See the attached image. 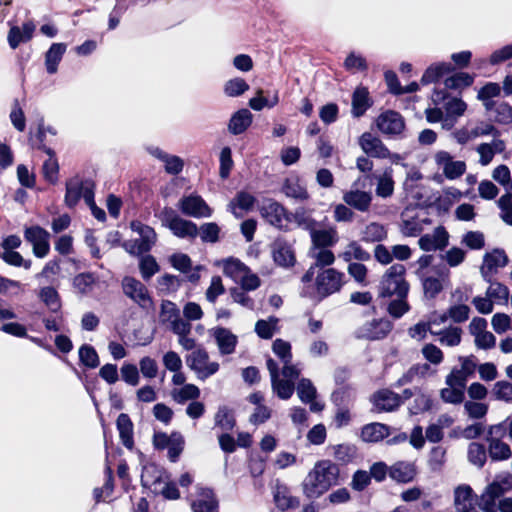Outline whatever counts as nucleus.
<instances>
[{
  "label": "nucleus",
  "mask_w": 512,
  "mask_h": 512,
  "mask_svg": "<svg viewBox=\"0 0 512 512\" xmlns=\"http://www.w3.org/2000/svg\"><path fill=\"white\" fill-rule=\"evenodd\" d=\"M249 89V85L242 78H233L226 82L224 92L229 97H237L242 95Z\"/></svg>",
  "instance_id": "nucleus-63"
},
{
  "label": "nucleus",
  "mask_w": 512,
  "mask_h": 512,
  "mask_svg": "<svg viewBox=\"0 0 512 512\" xmlns=\"http://www.w3.org/2000/svg\"><path fill=\"white\" fill-rule=\"evenodd\" d=\"M262 217L271 225L281 228L287 220L286 209L278 202L268 200L260 209Z\"/></svg>",
  "instance_id": "nucleus-23"
},
{
  "label": "nucleus",
  "mask_w": 512,
  "mask_h": 512,
  "mask_svg": "<svg viewBox=\"0 0 512 512\" xmlns=\"http://www.w3.org/2000/svg\"><path fill=\"white\" fill-rule=\"evenodd\" d=\"M215 425L221 430L230 431L235 426V419L232 411L226 406H220L214 417Z\"/></svg>",
  "instance_id": "nucleus-49"
},
{
  "label": "nucleus",
  "mask_w": 512,
  "mask_h": 512,
  "mask_svg": "<svg viewBox=\"0 0 512 512\" xmlns=\"http://www.w3.org/2000/svg\"><path fill=\"white\" fill-rule=\"evenodd\" d=\"M508 263V257L503 250L496 249L484 256L483 264L480 267L481 276L485 281H490L498 268L504 267Z\"/></svg>",
  "instance_id": "nucleus-19"
},
{
  "label": "nucleus",
  "mask_w": 512,
  "mask_h": 512,
  "mask_svg": "<svg viewBox=\"0 0 512 512\" xmlns=\"http://www.w3.org/2000/svg\"><path fill=\"white\" fill-rule=\"evenodd\" d=\"M35 30V25L32 22L23 24L22 29L18 26H13L8 32V43L12 49H16L22 42L29 41Z\"/></svg>",
  "instance_id": "nucleus-33"
},
{
  "label": "nucleus",
  "mask_w": 512,
  "mask_h": 512,
  "mask_svg": "<svg viewBox=\"0 0 512 512\" xmlns=\"http://www.w3.org/2000/svg\"><path fill=\"white\" fill-rule=\"evenodd\" d=\"M339 469L329 460H322L314 465L302 483L303 493L308 498H317L337 482Z\"/></svg>",
  "instance_id": "nucleus-1"
},
{
  "label": "nucleus",
  "mask_w": 512,
  "mask_h": 512,
  "mask_svg": "<svg viewBox=\"0 0 512 512\" xmlns=\"http://www.w3.org/2000/svg\"><path fill=\"white\" fill-rule=\"evenodd\" d=\"M278 102L279 98L277 93H275L274 96L269 100L263 97V90L258 89L256 91V96L249 100V106L255 111H260L264 107L272 108L277 105Z\"/></svg>",
  "instance_id": "nucleus-62"
},
{
  "label": "nucleus",
  "mask_w": 512,
  "mask_h": 512,
  "mask_svg": "<svg viewBox=\"0 0 512 512\" xmlns=\"http://www.w3.org/2000/svg\"><path fill=\"white\" fill-rule=\"evenodd\" d=\"M87 190L93 191V184L89 181H81L78 178L72 179L66 184L65 203L68 207H74L81 198L85 200Z\"/></svg>",
  "instance_id": "nucleus-21"
},
{
  "label": "nucleus",
  "mask_w": 512,
  "mask_h": 512,
  "mask_svg": "<svg viewBox=\"0 0 512 512\" xmlns=\"http://www.w3.org/2000/svg\"><path fill=\"white\" fill-rule=\"evenodd\" d=\"M255 197L246 192V191H240L236 194L234 199L230 203V207L234 214H236L235 209L239 208L241 210H250L255 204Z\"/></svg>",
  "instance_id": "nucleus-60"
},
{
  "label": "nucleus",
  "mask_w": 512,
  "mask_h": 512,
  "mask_svg": "<svg viewBox=\"0 0 512 512\" xmlns=\"http://www.w3.org/2000/svg\"><path fill=\"white\" fill-rule=\"evenodd\" d=\"M220 227L214 222L202 224L198 228V235L203 242L216 243L219 240Z\"/></svg>",
  "instance_id": "nucleus-61"
},
{
  "label": "nucleus",
  "mask_w": 512,
  "mask_h": 512,
  "mask_svg": "<svg viewBox=\"0 0 512 512\" xmlns=\"http://www.w3.org/2000/svg\"><path fill=\"white\" fill-rule=\"evenodd\" d=\"M169 262L175 269L187 274V278L190 282H197L200 279L199 271L201 266L192 268V261L187 254L175 253L170 256Z\"/></svg>",
  "instance_id": "nucleus-26"
},
{
  "label": "nucleus",
  "mask_w": 512,
  "mask_h": 512,
  "mask_svg": "<svg viewBox=\"0 0 512 512\" xmlns=\"http://www.w3.org/2000/svg\"><path fill=\"white\" fill-rule=\"evenodd\" d=\"M339 258L344 260L347 263H352L351 261H369L371 259V255L368 251L362 248V246L357 241H350L344 248V250L339 254Z\"/></svg>",
  "instance_id": "nucleus-37"
},
{
  "label": "nucleus",
  "mask_w": 512,
  "mask_h": 512,
  "mask_svg": "<svg viewBox=\"0 0 512 512\" xmlns=\"http://www.w3.org/2000/svg\"><path fill=\"white\" fill-rule=\"evenodd\" d=\"M24 237L32 245L33 254L38 258H44L50 251V234L40 226H32L25 229Z\"/></svg>",
  "instance_id": "nucleus-12"
},
{
  "label": "nucleus",
  "mask_w": 512,
  "mask_h": 512,
  "mask_svg": "<svg viewBox=\"0 0 512 512\" xmlns=\"http://www.w3.org/2000/svg\"><path fill=\"white\" fill-rule=\"evenodd\" d=\"M295 389L300 400L303 403L310 404L311 411L319 412L323 409V405L315 401L317 390L310 379H300Z\"/></svg>",
  "instance_id": "nucleus-25"
},
{
  "label": "nucleus",
  "mask_w": 512,
  "mask_h": 512,
  "mask_svg": "<svg viewBox=\"0 0 512 512\" xmlns=\"http://www.w3.org/2000/svg\"><path fill=\"white\" fill-rule=\"evenodd\" d=\"M122 291L125 296L143 309H150L153 306V300L147 287L138 279L125 276L121 282Z\"/></svg>",
  "instance_id": "nucleus-8"
},
{
  "label": "nucleus",
  "mask_w": 512,
  "mask_h": 512,
  "mask_svg": "<svg viewBox=\"0 0 512 512\" xmlns=\"http://www.w3.org/2000/svg\"><path fill=\"white\" fill-rule=\"evenodd\" d=\"M469 126L474 139L483 136H492L493 139H497L500 136V131L487 121H477L475 124Z\"/></svg>",
  "instance_id": "nucleus-50"
},
{
  "label": "nucleus",
  "mask_w": 512,
  "mask_h": 512,
  "mask_svg": "<svg viewBox=\"0 0 512 512\" xmlns=\"http://www.w3.org/2000/svg\"><path fill=\"white\" fill-rule=\"evenodd\" d=\"M161 220L179 238L194 239L198 236L197 225L190 220L181 218L172 208L165 207L161 211Z\"/></svg>",
  "instance_id": "nucleus-6"
},
{
  "label": "nucleus",
  "mask_w": 512,
  "mask_h": 512,
  "mask_svg": "<svg viewBox=\"0 0 512 512\" xmlns=\"http://www.w3.org/2000/svg\"><path fill=\"white\" fill-rule=\"evenodd\" d=\"M373 404L379 412H391L397 409L401 404L399 394L391 390L383 389L373 395Z\"/></svg>",
  "instance_id": "nucleus-27"
},
{
  "label": "nucleus",
  "mask_w": 512,
  "mask_h": 512,
  "mask_svg": "<svg viewBox=\"0 0 512 512\" xmlns=\"http://www.w3.org/2000/svg\"><path fill=\"white\" fill-rule=\"evenodd\" d=\"M491 392L496 400L512 403V382L507 380L497 381Z\"/></svg>",
  "instance_id": "nucleus-56"
},
{
  "label": "nucleus",
  "mask_w": 512,
  "mask_h": 512,
  "mask_svg": "<svg viewBox=\"0 0 512 512\" xmlns=\"http://www.w3.org/2000/svg\"><path fill=\"white\" fill-rule=\"evenodd\" d=\"M131 229L139 235V238L126 241L123 244L125 250L131 255H142L149 252L157 239L154 229L139 221L131 222Z\"/></svg>",
  "instance_id": "nucleus-4"
},
{
  "label": "nucleus",
  "mask_w": 512,
  "mask_h": 512,
  "mask_svg": "<svg viewBox=\"0 0 512 512\" xmlns=\"http://www.w3.org/2000/svg\"><path fill=\"white\" fill-rule=\"evenodd\" d=\"M249 268L240 260L229 258L223 261V272L226 276L238 281Z\"/></svg>",
  "instance_id": "nucleus-46"
},
{
  "label": "nucleus",
  "mask_w": 512,
  "mask_h": 512,
  "mask_svg": "<svg viewBox=\"0 0 512 512\" xmlns=\"http://www.w3.org/2000/svg\"><path fill=\"white\" fill-rule=\"evenodd\" d=\"M456 512H478L477 496L468 485H460L454 490Z\"/></svg>",
  "instance_id": "nucleus-18"
},
{
  "label": "nucleus",
  "mask_w": 512,
  "mask_h": 512,
  "mask_svg": "<svg viewBox=\"0 0 512 512\" xmlns=\"http://www.w3.org/2000/svg\"><path fill=\"white\" fill-rule=\"evenodd\" d=\"M389 435L390 427L379 422L366 424L361 429V439L368 443L379 442Z\"/></svg>",
  "instance_id": "nucleus-32"
},
{
  "label": "nucleus",
  "mask_w": 512,
  "mask_h": 512,
  "mask_svg": "<svg viewBox=\"0 0 512 512\" xmlns=\"http://www.w3.org/2000/svg\"><path fill=\"white\" fill-rule=\"evenodd\" d=\"M377 128L385 135H399L405 129L402 115L393 110L381 113L376 119Z\"/></svg>",
  "instance_id": "nucleus-16"
},
{
  "label": "nucleus",
  "mask_w": 512,
  "mask_h": 512,
  "mask_svg": "<svg viewBox=\"0 0 512 512\" xmlns=\"http://www.w3.org/2000/svg\"><path fill=\"white\" fill-rule=\"evenodd\" d=\"M433 160L438 170L448 180H455L465 174L467 166L464 161L454 160V157L445 150H438L433 154Z\"/></svg>",
  "instance_id": "nucleus-9"
},
{
  "label": "nucleus",
  "mask_w": 512,
  "mask_h": 512,
  "mask_svg": "<svg viewBox=\"0 0 512 512\" xmlns=\"http://www.w3.org/2000/svg\"><path fill=\"white\" fill-rule=\"evenodd\" d=\"M266 366L271 378L272 390L283 400L291 398L295 390V380L298 379L301 368L298 364H293L292 360L282 363L281 375L279 373V365L272 358H268Z\"/></svg>",
  "instance_id": "nucleus-2"
},
{
  "label": "nucleus",
  "mask_w": 512,
  "mask_h": 512,
  "mask_svg": "<svg viewBox=\"0 0 512 512\" xmlns=\"http://www.w3.org/2000/svg\"><path fill=\"white\" fill-rule=\"evenodd\" d=\"M491 116L497 123L509 124L512 122V107L505 102H499Z\"/></svg>",
  "instance_id": "nucleus-64"
},
{
  "label": "nucleus",
  "mask_w": 512,
  "mask_h": 512,
  "mask_svg": "<svg viewBox=\"0 0 512 512\" xmlns=\"http://www.w3.org/2000/svg\"><path fill=\"white\" fill-rule=\"evenodd\" d=\"M392 329V323L388 319H374L364 323L355 331L358 339L379 340L386 337Z\"/></svg>",
  "instance_id": "nucleus-13"
},
{
  "label": "nucleus",
  "mask_w": 512,
  "mask_h": 512,
  "mask_svg": "<svg viewBox=\"0 0 512 512\" xmlns=\"http://www.w3.org/2000/svg\"><path fill=\"white\" fill-rule=\"evenodd\" d=\"M271 254L278 266L289 268L296 263L293 245L283 237H278L272 242Z\"/></svg>",
  "instance_id": "nucleus-15"
},
{
  "label": "nucleus",
  "mask_w": 512,
  "mask_h": 512,
  "mask_svg": "<svg viewBox=\"0 0 512 512\" xmlns=\"http://www.w3.org/2000/svg\"><path fill=\"white\" fill-rule=\"evenodd\" d=\"M344 273L334 268H327L316 276V291L321 297H327L340 291L344 284Z\"/></svg>",
  "instance_id": "nucleus-10"
},
{
  "label": "nucleus",
  "mask_w": 512,
  "mask_h": 512,
  "mask_svg": "<svg viewBox=\"0 0 512 512\" xmlns=\"http://www.w3.org/2000/svg\"><path fill=\"white\" fill-rule=\"evenodd\" d=\"M406 269L402 264L390 266L380 281L379 296L386 297H407L409 284L405 280Z\"/></svg>",
  "instance_id": "nucleus-3"
},
{
  "label": "nucleus",
  "mask_w": 512,
  "mask_h": 512,
  "mask_svg": "<svg viewBox=\"0 0 512 512\" xmlns=\"http://www.w3.org/2000/svg\"><path fill=\"white\" fill-rule=\"evenodd\" d=\"M417 475V468L413 462L398 461L389 467V476L397 483L412 482Z\"/></svg>",
  "instance_id": "nucleus-24"
},
{
  "label": "nucleus",
  "mask_w": 512,
  "mask_h": 512,
  "mask_svg": "<svg viewBox=\"0 0 512 512\" xmlns=\"http://www.w3.org/2000/svg\"><path fill=\"white\" fill-rule=\"evenodd\" d=\"M343 201L346 205L360 212L369 211L372 203L371 192L362 191L358 188H352L343 194Z\"/></svg>",
  "instance_id": "nucleus-22"
},
{
  "label": "nucleus",
  "mask_w": 512,
  "mask_h": 512,
  "mask_svg": "<svg viewBox=\"0 0 512 512\" xmlns=\"http://www.w3.org/2000/svg\"><path fill=\"white\" fill-rule=\"evenodd\" d=\"M358 143L363 152L370 157L379 159L398 158V155L391 154L379 137L370 132L363 133L360 136Z\"/></svg>",
  "instance_id": "nucleus-14"
},
{
  "label": "nucleus",
  "mask_w": 512,
  "mask_h": 512,
  "mask_svg": "<svg viewBox=\"0 0 512 512\" xmlns=\"http://www.w3.org/2000/svg\"><path fill=\"white\" fill-rule=\"evenodd\" d=\"M462 329L457 326H450L444 330L432 332L433 336L438 337V341L441 345L447 347H455L461 343Z\"/></svg>",
  "instance_id": "nucleus-38"
},
{
  "label": "nucleus",
  "mask_w": 512,
  "mask_h": 512,
  "mask_svg": "<svg viewBox=\"0 0 512 512\" xmlns=\"http://www.w3.org/2000/svg\"><path fill=\"white\" fill-rule=\"evenodd\" d=\"M371 106L369 92L366 88H357L352 96V113L355 117L362 116Z\"/></svg>",
  "instance_id": "nucleus-40"
},
{
  "label": "nucleus",
  "mask_w": 512,
  "mask_h": 512,
  "mask_svg": "<svg viewBox=\"0 0 512 512\" xmlns=\"http://www.w3.org/2000/svg\"><path fill=\"white\" fill-rule=\"evenodd\" d=\"M278 319L269 317L268 320H258L255 325L257 335L262 339H271L277 330Z\"/></svg>",
  "instance_id": "nucleus-53"
},
{
  "label": "nucleus",
  "mask_w": 512,
  "mask_h": 512,
  "mask_svg": "<svg viewBox=\"0 0 512 512\" xmlns=\"http://www.w3.org/2000/svg\"><path fill=\"white\" fill-rule=\"evenodd\" d=\"M95 283L96 279L92 273H81L73 279L74 288L82 295L90 293Z\"/></svg>",
  "instance_id": "nucleus-55"
},
{
  "label": "nucleus",
  "mask_w": 512,
  "mask_h": 512,
  "mask_svg": "<svg viewBox=\"0 0 512 512\" xmlns=\"http://www.w3.org/2000/svg\"><path fill=\"white\" fill-rule=\"evenodd\" d=\"M180 316V310L177 305L169 300H163L161 303L159 319L162 324L168 326Z\"/></svg>",
  "instance_id": "nucleus-52"
},
{
  "label": "nucleus",
  "mask_w": 512,
  "mask_h": 512,
  "mask_svg": "<svg viewBox=\"0 0 512 512\" xmlns=\"http://www.w3.org/2000/svg\"><path fill=\"white\" fill-rule=\"evenodd\" d=\"M179 211L193 218H209L213 209L197 194L184 195L177 203Z\"/></svg>",
  "instance_id": "nucleus-11"
},
{
  "label": "nucleus",
  "mask_w": 512,
  "mask_h": 512,
  "mask_svg": "<svg viewBox=\"0 0 512 512\" xmlns=\"http://www.w3.org/2000/svg\"><path fill=\"white\" fill-rule=\"evenodd\" d=\"M387 237L385 227L379 223H369L362 232V240L367 243L379 242Z\"/></svg>",
  "instance_id": "nucleus-45"
},
{
  "label": "nucleus",
  "mask_w": 512,
  "mask_h": 512,
  "mask_svg": "<svg viewBox=\"0 0 512 512\" xmlns=\"http://www.w3.org/2000/svg\"><path fill=\"white\" fill-rule=\"evenodd\" d=\"M79 359L87 368L93 369L99 365V356L93 346L84 344L79 348Z\"/></svg>",
  "instance_id": "nucleus-58"
},
{
  "label": "nucleus",
  "mask_w": 512,
  "mask_h": 512,
  "mask_svg": "<svg viewBox=\"0 0 512 512\" xmlns=\"http://www.w3.org/2000/svg\"><path fill=\"white\" fill-rule=\"evenodd\" d=\"M468 460L478 468H482L487 460L485 446L478 442H472L468 446Z\"/></svg>",
  "instance_id": "nucleus-48"
},
{
  "label": "nucleus",
  "mask_w": 512,
  "mask_h": 512,
  "mask_svg": "<svg viewBox=\"0 0 512 512\" xmlns=\"http://www.w3.org/2000/svg\"><path fill=\"white\" fill-rule=\"evenodd\" d=\"M449 234L443 226L436 227L432 233L421 236L418 245L423 251L442 250L448 245Z\"/></svg>",
  "instance_id": "nucleus-17"
},
{
  "label": "nucleus",
  "mask_w": 512,
  "mask_h": 512,
  "mask_svg": "<svg viewBox=\"0 0 512 512\" xmlns=\"http://www.w3.org/2000/svg\"><path fill=\"white\" fill-rule=\"evenodd\" d=\"M39 297L52 312L60 310V297L55 288L51 286L43 287L39 292Z\"/></svg>",
  "instance_id": "nucleus-51"
},
{
  "label": "nucleus",
  "mask_w": 512,
  "mask_h": 512,
  "mask_svg": "<svg viewBox=\"0 0 512 512\" xmlns=\"http://www.w3.org/2000/svg\"><path fill=\"white\" fill-rule=\"evenodd\" d=\"M505 150V143L503 140L497 138L493 139L490 143H481L476 147V152L479 154V163L482 166L489 165L496 153H501Z\"/></svg>",
  "instance_id": "nucleus-30"
},
{
  "label": "nucleus",
  "mask_w": 512,
  "mask_h": 512,
  "mask_svg": "<svg viewBox=\"0 0 512 512\" xmlns=\"http://www.w3.org/2000/svg\"><path fill=\"white\" fill-rule=\"evenodd\" d=\"M486 282L489 284L485 292L487 296H489L495 304H506L509 299L508 287L496 280H493V278H490V281Z\"/></svg>",
  "instance_id": "nucleus-42"
},
{
  "label": "nucleus",
  "mask_w": 512,
  "mask_h": 512,
  "mask_svg": "<svg viewBox=\"0 0 512 512\" xmlns=\"http://www.w3.org/2000/svg\"><path fill=\"white\" fill-rule=\"evenodd\" d=\"M512 490V474L506 473L498 476L490 483L481 495V509L483 512H496V500Z\"/></svg>",
  "instance_id": "nucleus-5"
},
{
  "label": "nucleus",
  "mask_w": 512,
  "mask_h": 512,
  "mask_svg": "<svg viewBox=\"0 0 512 512\" xmlns=\"http://www.w3.org/2000/svg\"><path fill=\"white\" fill-rule=\"evenodd\" d=\"M252 123V114L248 109L234 113L229 121L228 130L234 135L243 133Z\"/></svg>",
  "instance_id": "nucleus-36"
},
{
  "label": "nucleus",
  "mask_w": 512,
  "mask_h": 512,
  "mask_svg": "<svg viewBox=\"0 0 512 512\" xmlns=\"http://www.w3.org/2000/svg\"><path fill=\"white\" fill-rule=\"evenodd\" d=\"M394 192V180L392 177V169H386L384 173L378 177L376 195L381 198H388Z\"/></svg>",
  "instance_id": "nucleus-44"
},
{
  "label": "nucleus",
  "mask_w": 512,
  "mask_h": 512,
  "mask_svg": "<svg viewBox=\"0 0 512 512\" xmlns=\"http://www.w3.org/2000/svg\"><path fill=\"white\" fill-rule=\"evenodd\" d=\"M66 51V45L63 43H54L49 48L45 56V65L47 72L54 74L57 72V67Z\"/></svg>",
  "instance_id": "nucleus-41"
},
{
  "label": "nucleus",
  "mask_w": 512,
  "mask_h": 512,
  "mask_svg": "<svg viewBox=\"0 0 512 512\" xmlns=\"http://www.w3.org/2000/svg\"><path fill=\"white\" fill-rule=\"evenodd\" d=\"M214 338L221 355H230L234 353L238 338L229 329L224 327H215L209 330Z\"/></svg>",
  "instance_id": "nucleus-20"
},
{
  "label": "nucleus",
  "mask_w": 512,
  "mask_h": 512,
  "mask_svg": "<svg viewBox=\"0 0 512 512\" xmlns=\"http://www.w3.org/2000/svg\"><path fill=\"white\" fill-rule=\"evenodd\" d=\"M200 396V389L194 384H185L181 388H175L171 391L172 399L178 404H184L187 401H194Z\"/></svg>",
  "instance_id": "nucleus-43"
},
{
  "label": "nucleus",
  "mask_w": 512,
  "mask_h": 512,
  "mask_svg": "<svg viewBox=\"0 0 512 512\" xmlns=\"http://www.w3.org/2000/svg\"><path fill=\"white\" fill-rule=\"evenodd\" d=\"M488 455L492 461H506L511 458L510 446L499 438L487 437Z\"/></svg>",
  "instance_id": "nucleus-34"
},
{
  "label": "nucleus",
  "mask_w": 512,
  "mask_h": 512,
  "mask_svg": "<svg viewBox=\"0 0 512 512\" xmlns=\"http://www.w3.org/2000/svg\"><path fill=\"white\" fill-rule=\"evenodd\" d=\"M282 192L287 197L298 201H305L309 198L306 187L297 176H289L284 180Z\"/></svg>",
  "instance_id": "nucleus-31"
},
{
  "label": "nucleus",
  "mask_w": 512,
  "mask_h": 512,
  "mask_svg": "<svg viewBox=\"0 0 512 512\" xmlns=\"http://www.w3.org/2000/svg\"><path fill=\"white\" fill-rule=\"evenodd\" d=\"M274 501L281 510L297 508L300 504L299 499L292 496L290 489L283 484H277L274 490Z\"/></svg>",
  "instance_id": "nucleus-35"
},
{
  "label": "nucleus",
  "mask_w": 512,
  "mask_h": 512,
  "mask_svg": "<svg viewBox=\"0 0 512 512\" xmlns=\"http://www.w3.org/2000/svg\"><path fill=\"white\" fill-rule=\"evenodd\" d=\"M139 269L142 278L149 280L153 275L159 272L160 267L152 255H146L140 258Z\"/></svg>",
  "instance_id": "nucleus-59"
},
{
  "label": "nucleus",
  "mask_w": 512,
  "mask_h": 512,
  "mask_svg": "<svg viewBox=\"0 0 512 512\" xmlns=\"http://www.w3.org/2000/svg\"><path fill=\"white\" fill-rule=\"evenodd\" d=\"M186 363L200 380H205L214 375L220 367L218 362L210 361L208 352L203 348L196 349L189 354Z\"/></svg>",
  "instance_id": "nucleus-7"
},
{
  "label": "nucleus",
  "mask_w": 512,
  "mask_h": 512,
  "mask_svg": "<svg viewBox=\"0 0 512 512\" xmlns=\"http://www.w3.org/2000/svg\"><path fill=\"white\" fill-rule=\"evenodd\" d=\"M310 255L315 260V267L330 266L335 261L334 253L328 248H311Z\"/></svg>",
  "instance_id": "nucleus-57"
},
{
  "label": "nucleus",
  "mask_w": 512,
  "mask_h": 512,
  "mask_svg": "<svg viewBox=\"0 0 512 512\" xmlns=\"http://www.w3.org/2000/svg\"><path fill=\"white\" fill-rule=\"evenodd\" d=\"M117 429L119 431L120 439L125 447L131 449L134 445L133 441V424L130 417L121 413L117 418Z\"/></svg>",
  "instance_id": "nucleus-39"
},
{
  "label": "nucleus",
  "mask_w": 512,
  "mask_h": 512,
  "mask_svg": "<svg viewBox=\"0 0 512 512\" xmlns=\"http://www.w3.org/2000/svg\"><path fill=\"white\" fill-rule=\"evenodd\" d=\"M311 248H328L334 246L339 241V235L336 227L326 229H316L312 232Z\"/></svg>",
  "instance_id": "nucleus-29"
},
{
  "label": "nucleus",
  "mask_w": 512,
  "mask_h": 512,
  "mask_svg": "<svg viewBox=\"0 0 512 512\" xmlns=\"http://www.w3.org/2000/svg\"><path fill=\"white\" fill-rule=\"evenodd\" d=\"M193 512H218V502L211 489L200 488L198 497L192 501Z\"/></svg>",
  "instance_id": "nucleus-28"
},
{
  "label": "nucleus",
  "mask_w": 512,
  "mask_h": 512,
  "mask_svg": "<svg viewBox=\"0 0 512 512\" xmlns=\"http://www.w3.org/2000/svg\"><path fill=\"white\" fill-rule=\"evenodd\" d=\"M451 65L449 63H439L430 66L421 78V83L427 85L437 81L443 75L451 71Z\"/></svg>",
  "instance_id": "nucleus-47"
},
{
  "label": "nucleus",
  "mask_w": 512,
  "mask_h": 512,
  "mask_svg": "<svg viewBox=\"0 0 512 512\" xmlns=\"http://www.w3.org/2000/svg\"><path fill=\"white\" fill-rule=\"evenodd\" d=\"M44 151L49 155V159L43 164V175L49 182L55 183L59 170L57 159L54 157L52 149L44 147Z\"/></svg>",
  "instance_id": "nucleus-54"
}]
</instances>
